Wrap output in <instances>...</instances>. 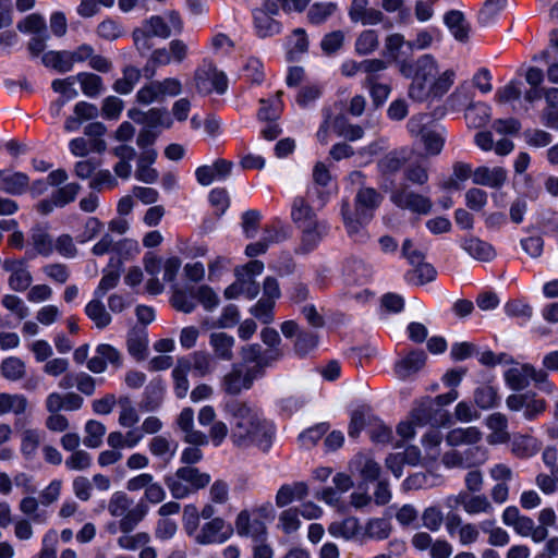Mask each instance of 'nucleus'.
<instances>
[{"label": "nucleus", "mask_w": 558, "mask_h": 558, "mask_svg": "<svg viewBox=\"0 0 558 558\" xmlns=\"http://www.w3.org/2000/svg\"><path fill=\"white\" fill-rule=\"evenodd\" d=\"M230 420V439L238 448L257 446L263 450L270 447L275 434L274 425L264 420L257 410L242 400H230L225 404Z\"/></svg>", "instance_id": "nucleus-1"}, {"label": "nucleus", "mask_w": 558, "mask_h": 558, "mask_svg": "<svg viewBox=\"0 0 558 558\" xmlns=\"http://www.w3.org/2000/svg\"><path fill=\"white\" fill-rule=\"evenodd\" d=\"M384 196L374 187L362 185L354 197V206L348 199H342L340 214L348 235L355 242L368 239L365 225L368 223Z\"/></svg>", "instance_id": "nucleus-2"}, {"label": "nucleus", "mask_w": 558, "mask_h": 558, "mask_svg": "<svg viewBox=\"0 0 558 558\" xmlns=\"http://www.w3.org/2000/svg\"><path fill=\"white\" fill-rule=\"evenodd\" d=\"M107 509L112 517L120 518L119 530L122 533H131L148 512L145 502L141 500L134 505L133 499L124 492L113 493L108 501Z\"/></svg>", "instance_id": "nucleus-3"}, {"label": "nucleus", "mask_w": 558, "mask_h": 558, "mask_svg": "<svg viewBox=\"0 0 558 558\" xmlns=\"http://www.w3.org/2000/svg\"><path fill=\"white\" fill-rule=\"evenodd\" d=\"M16 28L31 36L27 43V51L33 58L40 56L50 38L46 20L39 13H32L16 24Z\"/></svg>", "instance_id": "nucleus-4"}, {"label": "nucleus", "mask_w": 558, "mask_h": 558, "mask_svg": "<svg viewBox=\"0 0 558 558\" xmlns=\"http://www.w3.org/2000/svg\"><path fill=\"white\" fill-rule=\"evenodd\" d=\"M171 28L160 15H153L142 22V25L132 33L135 48L141 54L147 53L154 46L153 37L168 38Z\"/></svg>", "instance_id": "nucleus-5"}, {"label": "nucleus", "mask_w": 558, "mask_h": 558, "mask_svg": "<svg viewBox=\"0 0 558 558\" xmlns=\"http://www.w3.org/2000/svg\"><path fill=\"white\" fill-rule=\"evenodd\" d=\"M390 202L400 209L418 215H427L432 210L429 197L416 193L408 183H400L390 193Z\"/></svg>", "instance_id": "nucleus-6"}, {"label": "nucleus", "mask_w": 558, "mask_h": 558, "mask_svg": "<svg viewBox=\"0 0 558 558\" xmlns=\"http://www.w3.org/2000/svg\"><path fill=\"white\" fill-rule=\"evenodd\" d=\"M257 377V369L247 368L240 363L233 364L221 379V390L227 395L238 396L243 390H248Z\"/></svg>", "instance_id": "nucleus-7"}, {"label": "nucleus", "mask_w": 558, "mask_h": 558, "mask_svg": "<svg viewBox=\"0 0 558 558\" xmlns=\"http://www.w3.org/2000/svg\"><path fill=\"white\" fill-rule=\"evenodd\" d=\"M195 87L199 94L208 95L213 92L225 94L228 89V77L216 65L208 63L195 72Z\"/></svg>", "instance_id": "nucleus-8"}, {"label": "nucleus", "mask_w": 558, "mask_h": 558, "mask_svg": "<svg viewBox=\"0 0 558 558\" xmlns=\"http://www.w3.org/2000/svg\"><path fill=\"white\" fill-rule=\"evenodd\" d=\"M233 534L231 524L226 523L222 518H214L206 522L194 536L199 545L222 544Z\"/></svg>", "instance_id": "nucleus-9"}, {"label": "nucleus", "mask_w": 558, "mask_h": 558, "mask_svg": "<svg viewBox=\"0 0 558 558\" xmlns=\"http://www.w3.org/2000/svg\"><path fill=\"white\" fill-rule=\"evenodd\" d=\"M447 504L449 507L461 506L469 515L480 513L490 514L494 511L492 502L485 495L469 494L464 490L460 492L458 495L448 497Z\"/></svg>", "instance_id": "nucleus-10"}, {"label": "nucleus", "mask_w": 558, "mask_h": 558, "mask_svg": "<svg viewBox=\"0 0 558 558\" xmlns=\"http://www.w3.org/2000/svg\"><path fill=\"white\" fill-rule=\"evenodd\" d=\"M4 271L9 272L8 284L15 292L26 291L32 282L33 276L27 268V263L23 258H8L2 263Z\"/></svg>", "instance_id": "nucleus-11"}, {"label": "nucleus", "mask_w": 558, "mask_h": 558, "mask_svg": "<svg viewBox=\"0 0 558 558\" xmlns=\"http://www.w3.org/2000/svg\"><path fill=\"white\" fill-rule=\"evenodd\" d=\"M447 413L434 405L432 398L426 397L420 400L410 413L412 422L417 426L440 425L447 420Z\"/></svg>", "instance_id": "nucleus-12"}, {"label": "nucleus", "mask_w": 558, "mask_h": 558, "mask_svg": "<svg viewBox=\"0 0 558 558\" xmlns=\"http://www.w3.org/2000/svg\"><path fill=\"white\" fill-rule=\"evenodd\" d=\"M507 408L511 411H523V416L527 421H533L545 411L546 402L537 399L532 393L510 395L506 399Z\"/></svg>", "instance_id": "nucleus-13"}, {"label": "nucleus", "mask_w": 558, "mask_h": 558, "mask_svg": "<svg viewBox=\"0 0 558 558\" xmlns=\"http://www.w3.org/2000/svg\"><path fill=\"white\" fill-rule=\"evenodd\" d=\"M128 117L135 123L142 124L144 129H154L162 126L169 129L172 125V120L166 109L150 108L147 111H142L136 108H132L128 111Z\"/></svg>", "instance_id": "nucleus-14"}, {"label": "nucleus", "mask_w": 558, "mask_h": 558, "mask_svg": "<svg viewBox=\"0 0 558 558\" xmlns=\"http://www.w3.org/2000/svg\"><path fill=\"white\" fill-rule=\"evenodd\" d=\"M348 15L352 23L362 25H377L385 20L380 10L369 7V0H352L348 8Z\"/></svg>", "instance_id": "nucleus-15"}, {"label": "nucleus", "mask_w": 558, "mask_h": 558, "mask_svg": "<svg viewBox=\"0 0 558 558\" xmlns=\"http://www.w3.org/2000/svg\"><path fill=\"white\" fill-rule=\"evenodd\" d=\"M235 530L240 536L252 537L255 543L265 541L267 535L265 523L259 519L252 520L250 513L245 510L238 514Z\"/></svg>", "instance_id": "nucleus-16"}, {"label": "nucleus", "mask_w": 558, "mask_h": 558, "mask_svg": "<svg viewBox=\"0 0 558 558\" xmlns=\"http://www.w3.org/2000/svg\"><path fill=\"white\" fill-rule=\"evenodd\" d=\"M232 169V162L218 159L210 166H201L195 171V177L201 185L207 186L214 181H222L228 178Z\"/></svg>", "instance_id": "nucleus-17"}, {"label": "nucleus", "mask_w": 558, "mask_h": 558, "mask_svg": "<svg viewBox=\"0 0 558 558\" xmlns=\"http://www.w3.org/2000/svg\"><path fill=\"white\" fill-rule=\"evenodd\" d=\"M177 424L184 433V441L193 446H205L208 444L207 435L194 428V411L191 408H184L178 418Z\"/></svg>", "instance_id": "nucleus-18"}, {"label": "nucleus", "mask_w": 558, "mask_h": 558, "mask_svg": "<svg viewBox=\"0 0 558 558\" xmlns=\"http://www.w3.org/2000/svg\"><path fill=\"white\" fill-rule=\"evenodd\" d=\"M298 228L302 233L300 250L303 253L313 251L328 232L327 223L318 219Z\"/></svg>", "instance_id": "nucleus-19"}, {"label": "nucleus", "mask_w": 558, "mask_h": 558, "mask_svg": "<svg viewBox=\"0 0 558 558\" xmlns=\"http://www.w3.org/2000/svg\"><path fill=\"white\" fill-rule=\"evenodd\" d=\"M236 280L226 288L225 296L227 299H236L240 295L248 300L255 299L259 293V284L247 274L235 272Z\"/></svg>", "instance_id": "nucleus-20"}, {"label": "nucleus", "mask_w": 558, "mask_h": 558, "mask_svg": "<svg viewBox=\"0 0 558 558\" xmlns=\"http://www.w3.org/2000/svg\"><path fill=\"white\" fill-rule=\"evenodd\" d=\"M126 349L129 354L137 361L148 355V332L145 327L135 326L128 331Z\"/></svg>", "instance_id": "nucleus-21"}, {"label": "nucleus", "mask_w": 558, "mask_h": 558, "mask_svg": "<svg viewBox=\"0 0 558 558\" xmlns=\"http://www.w3.org/2000/svg\"><path fill=\"white\" fill-rule=\"evenodd\" d=\"M485 424L492 433L487 436V441L490 445L506 444L510 441V434L508 432V418L500 412H495L488 415Z\"/></svg>", "instance_id": "nucleus-22"}, {"label": "nucleus", "mask_w": 558, "mask_h": 558, "mask_svg": "<svg viewBox=\"0 0 558 558\" xmlns=\"http://www.w3.org/2000/svg\"><path fill=\"white\" fill-rule=\"evenodd\" d=\"M235 339L233 336L223 331L211 332L209 336V345L213 349L214 356L217 360L230 362L234 357L233 347Z\"/></svg>", "instance_id": "nucleus-23"}, {"label": "nucleus", "mask_w": 558, "mask_h": 558, "mask_svg": "<svg viewBox=\"0 0 558 558\" xmlns=\"http://www.w3.org/2000/svg\"><path fill=\"white\" fill-rule=\"evenodd\" d=\"M29 186V178L23 172L0 170V191L10 195H21Z\"/></svg>", "instance_id": "nucleus-24"}, {"label": "nucleus", "mask_w": 558, "mask_h": 558, "mask_svg": "<svg viewBox=\"0 0 558 558\" xmlns=\"http://www.w3.org/2000/svg\"><path fill=\"white\" fill-rule=\"evenodd\" d=\"M474 184L486 185L493 189L502 186L507 180V171L502 167H478L472 173Z\"/></svg>", "instance_id": "nucleus-25"}, {"label": "nucleus", "mask_w": 558, "mask_h": 558, "mask_svg": "<svg viewBox=\"0 0 558 558\" xmlns=\"http://www.w3.org/2000/svg\"><path fill=\"white\" fill-rule=\"evenodd\" d=\"M542 444L530 435L515 434L511 440L510 451L518 459H529L541 450Z\"/></svg>", "instance_id": "nucleus-26"}, {"label": "nucleus", "mask_w": 558, "mask_h": 558, "mask_svg": "<svg viewBox=\"0 0 558 558\" xmlns=\"http://www.w3.org/2000/svg\"><path fill=\"white\" fill-rule=\"evenodd\" d=\"M122 262L119 257H111L108 267L110 269H105L102 278L96 290L94 291V296L98 299H102L108 291L114 289L120 281V270Z\"/></svg>", "instance_id": "nucleus-27"}, {"label": "nucleus", "mask_w": 558, "mask_h": 558, "mask_svg": "<svg viewBox=\"0 0 558 558\" xmlns=\"http://www.w3.org/2000/svg\"><path fill=\"white\" fill-rule=\"evenodd\" d=\"M426 354L423 351H412L398 361L395 365V373L400 379H407L417 373L425 364Z\"/></svg>", "instance_id": "nucleus-28"}, {"label": "nucleus", "mask_w": 558, "mask_h": 558, "mask_svg": "<svg viewBox=\"0 0 558 558\" xmlns=\"http://www.w3.org/2000/svg\"><path fill=\"white\" fill-rule=\"evenodd\" d=\"M98 114L99 110L97 106L86 101H80L74 106V116L66 119L64 129L68 132L76 131L84 121L94 120Z\"/></svg>", "instance_id": "nucleus-29"}, {"label": "nucleus", "mask_w": 558, "mask_h": 558, "mask_svg": "<svg viewBox=\"0 0 558 558\" xmlns=\"http://www.w3.org/2000/svg\"><path fill=\"white\" fill-rule=\"evenodd\" d=\"M483 438V433L476 426L459 427L451 429L446 436V442L451 447L458 446H472L480 442Z\"/></svg>", "instance_id": "nucleus-30"}, {"label": "nucleus", "mask_w": 558, "mask_h": 558, "mask_svg": "<svg viewBox=\"0 0 558 558\" xmlns=\"http://www.w3.org/2000/svg\"><path fill=\"white\" fill-rule=\"evenodd\" d=\"M308 494L307 485L304 482L282 485L276 495V505L283 508L294 500H302Z\"/></svg>", "instance_id": "nucleus-31"}, {"label": "nucleus", "mask_w": 558, "mask_h": 558, "mask_svg": "<svg viewBox=\"0 0 558 558\" xmlns=\"http://www.w3.org/2000/svg\"><path fill=\"white\" fill-rule=\"evenodd\" d=\"M407 161L408 153L405 149L392 150L378 160L377 168L383 175H393L404 167Z\"/></svg>", "instance_id": "nucleus-32"}, {"label": "nucleus", "mask_w": 558, "mask_h": 558, "mask_svg": "<svg viewBox=\"0 0 558 558\" xmlns=\"http://www.w3.org/2000/svg\"><path fill=\"white\" fill-rule=\"evenodd\" d=\"M463 250L473 258L480 262H490L496 256V251L492 244L482 241L478 238H468L462 243Z\"/></svg>", "instance_id": "nucleus-33"}, {"label": "nucleus", "mask_w": 558, "mask_h": 558, "mask_svg": "<svg viewBox=\"0 0 558 558\" xmlns=\"http://www.w3.org/2000/svg\"><path fill=\"white\" fill-rule=\"evenodd\" d=\"M338 4L331 1L313 3L306 13L307 22L312 25H323L338 11Z\"/></svg>", "instance_id": "nucleus-34"}, {"label": "nucleus", "mask_w": 558, "mask_h": 558, "mask_svg": "<svg viewBox=\"0 0 558 558\" xmlns=\"http://www.w3.org/2000/svg\"><path fill=\"white\" fill-rule=\"evenodd\" d=\"M178 444L163 435L154 436L148 442L149 452L157 458L169 462L175 454Z\"/></svg>", "instance_id": "nucleus-35"}, {"label": "nucleus", "mask_w": 558, "mask_h": 558, "mask_svg": "<svg viewBox=\"0 0 558 558\" xmlns=\"http://www.w3.org/2000/svg\"><path fill=\"white\" fill-rule=\"evenodd\" d=\"M31 242L41 256L48 257L53 253V240L45 226L37 225L31 229Z\"/></svg>", "instance_id": "nucleus-36"}, {"label": "nucleus", "mask_w": 558, "mask_h": 558, "mask_svg": "<svg viewBox=\"0 0 558 558\" xmlns=\"http://www.w3.org/2000/svg\"><path fill=\"white\" fill-rule=\"evenodd\" d=\"M445 24L450 29L453 37L459 41H465L469 38L470 25L460 11H449L444 17Z\"/></svg>", "instance_id": "nucleus-37"}, {"label": "nucleus", "mask_w": 558, "mask_h": 558, "mask_svg": "<svg viewBox=\"0 0 558 558\" xmlns=\"http://www.w3.org/2000/svg\"><path fill=\"white\" fill-rule=\"evenodd\" d=\"M408 43L404 36L400 33L389 34L385 38L383 54L392 62H399L405 54L404 48H408Z\"/></svg>", "instance_id": "nucleus-38"}, {"label": "nucleus", "mask_w": 558, "mask_h": 558, "mask_svg": "<svg viewBox=\"0 0 558 558\" xmlns=\"http://www.w3.org/2000/svg\"><path fill=\"white\" fill-rule=\"evenodd\" d=\"M85 314L99 329L106 328L112 322L110 313L106 310L101 299L98 298L93 299L86 304Z\"/></svg>", "instance_id": "nucleus-39"}, {"label": "nucleus", "mask_w": 558, "mask_h": 558, "mask_svg": "<svg viewBox=\"0 0 558 558\" xmlns=\"http://www.w3.org/2000/svg\"><path fill=\"white\" fill-rule=\"evenodd\" d=\"M175 475L182 478L192 489V492L205 488L210 483V475L201 472L196 468L182 466L177 470Z\"/></svg>", "instance_id": "nucleus-40"}, {"label": "nucleus", "mask_w": 558, "mask_h": 558, "mask_svg": "<svg viewBox=\"0 0 558 558\" xmlns=\"http://www.w3.org/2000/svg\"><path fill=\"white\" fill-rule=\"evenodd\" d=\"M191 369V363L187 359H179L175 367L172 371L174 380V391L178 398H184L189 391L187 373Z\"/></svg>", "instance_id": "nucleus-41"}, {"label": "nucleus", "mask_w": 558, "mask_h": 558, "mask_svg": "<svg viewBox=\"0 0 558 558\" xmlns=\"http://www.w3.org/2000/svg\"><path fill=\"white\" fill-rule=\"evenodd\" d=\"M282 92L279 90L276 93V96L271 99L259 100L262 107L258 110L257 117L260 121L274 122L277 121L282 111V100H281Z\"/></svg>", "instance_id": "nucleus-42"}, {"label": "nucleus", "mask_w": 558, "mask_h": 558, "mask_svg": "<svg viewBox=\"0 0 558 558\" xmlns=\"http://www.w3.org/2000/svg\"><path fill=\"white\" fill-rule=\"evenodd\" d=\"M27 399L24 395L0 392V415L13 413L23 414L27 408Z\"/></svg>", "instance_id": "nucleus-43"}, {"label": "nucleus", "mask_w": 558, "mask_h": 558, "mask_svg": "<svg viewBox=\"0 0 558 558\" xmlns=\"http://www.w3.org/2000/svg\"><path fill=\"white\" fill-rule=\"evenodd\" d=\"M420 141L424 145L427 156H437L441 153L445 145V130L441 128H432L425 132V135H423Z\"/></svg>", "instance_id": "nucleus-44"}, {"label": "nucleus", "mask_w": 558, "mask_h": 558, "mask_svg": "<svg viewBox=\"0 0 558 558\" xmlns=\"http://www.w3.org/2000/svg\"><path fill=\"white\" fill-rule=\"evenodd\" d=\"M379 47V35L375 29H364L361 32L354 43V51L359 56H368L375 52Z\"/></svg>", "instance_id": "nucleus-45"}, {"label": "nucleus", "mask_w": 558, "mask_h": 558, "mask_svg": "<svg viewBox=\"0 0 558 558\" xmlns=\"http://www.w3.org/2000/svg\"><path fill=\"white\" fill-rule=\"evenodd\" d=\"M122 77L113 83L112 89L120 95H128L140 82L141 71L133 65H128L122 70Z\"/></svg>", "instance_id": "nucleus-46"}, {"label": "nucleus", "mask_w": 558, "mask_h": 558, "mask_svg": "<svg viewBox=\"0 0 558 558\" xmlns=\"http://www.w3.org/2000/svg\"><path fill=\"white\" fill-rule=\"evenodd\" d=\"M254 25L257 35L262 38L275 36L282 28L278 21L264 12H254Z\"/></svg>", "instance_id": "nucleus-47"}, {"label": "nucleus", "mask_w": 558, "mask_h": 558, "mask_svg": "<svg viewBox=\"0 0 558 558\" xmlns=\"http://www.w3.org/2000/svg\"><path fill=\"white\" fill-rule=\"evenodd\" d=\"M361 526L359 520L353 517H349L342 521L332 522L328 526V532L335 537H343L351 539L360 533Z\"/></svg>", "instance_id": "nucleus-48"}, {"label": "nucleus", "mask_w": 558, "mask_h": 558, "mask_svg": "<svg viewBox=\"0 0 558 558\" xmlns=\"http://www.w3.org/2000/svg\"><path fill=\"white\" fill-rule=\"evenodd\" d=\"M490 119V108L483 104H473L466 107L465 120L470 128L484 126Z\"/></svg>", "instance_id": "nucleus-49"}, {"label": "nucleus", "mask_w": 558, "mask_h": 558, "mask_svg": "<svg viewBox=\"0 0 558 558\" xmlns=\"http://www.w3.org/2000/svg\"><path fill=\"white\" fill-rule=\"evenodd\" d=\"M291 218L296 227L317 220L316 214L303 197H295L293 199Z\"/></svg>", "instance_id": "nucleus-50"}, {"label": "nucleus", "mask_w": 558, "mask_h": 558, "mask_svg": "<svg viewBox=\"0 0 558 558\" xmlns=\"http://www.w3.org/2000/svg\"><path fill=\"white\" fill-rule=\"evenodd\" d=\"M163 391L165 387L161 380H151L145 388L142 408L148 412L156 410L162 401Z\"/></svg>", "instance_id": "nucleus-51"}, {"label": "nucleus", "mask_w": 558, "mask_h": 558, "mask_svg": "<svg viewBox=\"0 0 558 558\" xmlns=\"http://www.w3.org/2000/svg\"><path fill=\"white\" fill-rule=\"evenodd\" d=\"M33 494H27V496H24L20 502H19V510L26 517H29V519L34 523L44 524L47 521L46 512L41 511L39 512V505L40 501L32 496Z\"/></svg>", "instance_id": "nucleus-52"}, {"label": "nucleus", "mask_w": 558, "mask_h": 558, "mask_svg": "<svg viewBox=\"0 0 558 558\" xmlns=\"http://www.w3.org/2000/svg\"><path fill=\"white\" fill-rule=\"evenodd\" d=\"M438 73L437 61L432 54H423L415 62V77L417 80L427 82L435 78Z\"/></svg>", "instance_id": "nucleus-53"}, {"label": "nucleus", "mask_w": 558, "mask_h": 558, "mask_svg": "<svg viewBox=\"0 0 558 558\" xmlns=\"http://www.w3.org/2000/svg\"><path fill=\"white\" fill-rule=\"evenodd\" d=\"M474 402L482 410L495 408L499 403L497 389L490 385H482L474 391Z\"/></svg>", "instance_id": "nucleus-54"}, {"label": "nucleus", "mask_w": 558, "mask_h": 558, "mask_svg": "<svg viewBox=\"0 0 558 558\" xmlns=\"http://www.w3.org/2000/svg\"><path fill=\"white\" fill-rule=\"evenodd\" d=\"M529 364L511 367L505 373V380L512 390H523L530 385Z\"/></svg>", "instance_id": "nucleus-55"}, {"label": "nucleus", "mask_w": 558, "mask_h": 558, "mask_svg": "<svg viewBox=\"0 0 558 558\" xmlns=\"http://www.w3.org/2000/svg\"><path fill=\"white\" fill-rule=\"evenodd\" d=\"M75 80L81 84L82 92L87 97H97L104 88L101 77L94 73L81 72L75 75Z\"/></svg>", "instance_id": "nucleus-56"}, {"label": "nucleus", "mask_w": 558, "mask_h": 558, "mask_svg": "<svg viewBox=\"0 0 558 558\" xmlns=\"http://www.w3.org/2000/svg\"><path fill=\"white\" fill-rule=\"evenodd\" d=\"M41 62L47 68H52L60 73L70 72V62L68 59V50H49L41 53Z\"/></svg>", "instance_id": "nucleus-57"}, {"label": "nucleus", "mask_w": 558, "mask_h": 558, "mask_svg": "<svg viewBox=\"0 0 558 558\" xmlns=\"http://www.w3.org/2000/svg\"><path fill=\"white\" fill-rule=\"evenodd\" d=\"M0 372L4 378L11 381L22 379L26 374L24 362L16 357L10 356L3 360L0 364Z\"/></svg>", "instance_id": "nucleus-58"}, {"label": "nucleus", "mask_w": 558, "mask_h": 558, "mask_svg": "<svg viewBox=\"0 0 558 558\" xmlns=\"http://www.w3.org/2000/svg\"><path fill=\"white\" fill-rule=\"evenodd\" d=\"M195 300L196 296L194 289H191L189 291L182 289H174L171 298V304L177 311L189 314L192 313L196 307Z\"/></svg>", "instance_id": "nucleus-59"}, {"label": "nucleus", "mask_w": 558, "mask_h": 558, "mask_svg": "<svg viewBox=\"0 0 558 558\" xmlns=\"http://www.w3.org/2000/svg\"><path fill=\"white\" fill-rule=\"evenodd\" d=\"M118 404L120 407L119 424L126 428L135 426L140 421V415L132 405L131 399L129 397H120Z\"/></svg>", "instance_id": "nucleus-60"}, {"label": "nucleus", "mask_w": 558, "mask_h": 558, "mask_svg": "<svg viewBox=\"0 0 558 558\" xmlns=\"http://www.w3.org/2000/svg\"><path fill=\"white\" fill-rule=\"evenodd\" d=\"M85 433L83 444L88 448H98L102 444L106 426L98 421L89 420L85 424Z\"/></svg>", "instance_id": "nucleus-61"}, {"label": "nucleus", "mask_w": 558, "mask_h": 558, "mask_svg": "<svg viewBox=\"0 0 558 558\" xmlns=\"http://www.w3.org/2000/svg\"><path fill=\"white\" fill-rule=\"evenodd\" d=\"M473 94L466 82L461 83L454 92L447 98V105L451 110H459L464 106L472 104Z\"/></svg>", "instance_id": "nucleus-62"}, {"label": "nucleus", "mask_w": 558, "mask_h": 558, "mask_svg": "<svg viewBox=\"0 0 558 558\" xmlns=\"http://www.w3.org/2000/svg\"><path fill=\"white\" fill-rule=\"evenodd\" d=\"M97 35L107 41H113L124 35V27L114 19H105L101 21L97 28Z\"/></svg>", "instance_id": "nucleus-63"}, {"label": "nucleus", "mask_w": 558, "mask_h": 558, "mask_svg": "<svg viewBox=\"0 0 558 558\" xmlns=\"http://www.w3.org/2000/svg\"><path fill=\"white\" fill-rule=\"evenodd\" d=\"M191 369L197 373L198 376H207L215 369L213 357L205 351H196L192 354Z\"/></svg>", "instance_id": "nucleus-64"}]
</instances>
